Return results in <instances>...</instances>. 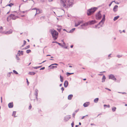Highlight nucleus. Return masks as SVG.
I'll return each mask as SVG.
<instances>
[{"instance_id": "nucleus-1", "label": "nucleus", "mask_w": 127, "mask_h": 127, "mask_svg": "<svg viewBox=\"0 0 127 127\" xmlns=\"http://www.w3.org/2000/svg\"><path fill=\"white\" fill-rule=\"evenodd\" d=\"M62 6L65 8L72 6L73 4V0H60Z\"/></svg>"}, {"instance_id": "nucleus-2", "label": "nucleus", "mask_w": 127, "mask_h": 127, "mask_svg": "<svg viewBox=\"0 0 127 127\" xmlns=\"http://www.w3.org/2000/svg\"><path fill=\"white\" fill-rule=\"evenodd\" d=\"M49 32L51 34L54 40H55L57 39L59 34L54 29H52L50 30Z\"/></svg>"}, {"instance_id": "nucleus-3", "label": "nucleus", "mask_w": 127, "mask_h": 127, "mask_svg": "<svg viewBox=\"0 0 127 127\" xmlns=\"http://www.w3.org/2000/svg\"><path fill=\"white\" fill-rule=\"evenodd\" d=\"M105 20V15L104 14L102 20L97 25H95V28L96 29H99L100 28V27H98V25H100V27H102V25L104 23Z\"/></svg>"}, {"instance_id": "nucleus-4", "label": "nucleus", "mask_w": 127, "mask_h": 127, "mask_svg": "<svg viewBox=\"0 0 127 127\" xmlns=\"http://www.w3.org/2000/svg\"><path fill=\"white\" fill-rule=\"evenodd\" d=\"M97 9V7H94L88 9L87 14L88 15H90L94 13Z\"/></svg>"}, {"instance_id": "nucleus-5", "label": "nucleus", "mask_w": 127, "mask_h": 127, "mask_svg": "<svg viewBox=\"0 0 127 127\" xmlns=\"http://www.w3.org/2000/svg\"><path fill=\"white\" fill-rule=\"evenodd\" d=\"M9 17H10L11 19H12L13 20H15L17 18V17L13 14H11L7 18V20L8 21V18H9Z\"/></svg>"}, {"instance_id": "nucleus-6", "label": "nucleus", "mask_w": 127, "mask_h": 127, "mask_svg": "<svg viewBox=\"0 0 127 127\" xmlns=\"http://www.w3.org/2000/svg\"><path fill=\"white\" fill-rule=\"evenodd\" d=\"M100 11H99L96 15V18L97 19H99L101 18V15L100 13Z\"/></svg>"}, {"instance_id": "nucleus-7", "label": "nucleus", "mask_w": 127, "mask_h": 127, "mask_svg": "<svg viewBox=\"0 0 127 127\" xmlns=\"http://www.w3.org/2000/svg\"><path fill=\"white\" fill-rule=\"evenodd\" d=\"M88 22V24L91 25L95 24L97 22L95 20H92L91 21H89Z\"/></svg>"}, {"instance_id": "nucleus-8", "label": "nucleus", "mask_w": 127, "mask_h": 127, "mask_svg": "<svg viewBox=\"0 0 127 127\" xmlns=\"http://www.w3.org/2000/svg\"><path fill=\"white\" fill-rule=\"evenodd\" d=\"M36 12L35 15V16L36 15V14H40L42 13V10L41 9H36Z\"/></svg>"}, {"instance_id": "nucleus-9", "label": "nucleus", "mask_w": 127, "mask_h": 127, "mask_svg": "<svg viewBox=\"0 0 127 127\" xmlns=\"http://www.w3.org/2000/svg\"><path fill=\"white\" fill-rule=\"evenodd\" d=\"M83 23L82 21H78L77 23H75V27H77L79 25L81 24L82 23Z\"/></svg>"}, {"instance_id": "nucleus-10", "label": "nucleus", "mask_w": 127, "mask_h": 127, "mask_svg": "<svg viewBox=\"0 0 127 127\" xmlns=\"http://www.w3.org/2000/svg\"><path fill=\"white\" fill-rule=\"evenodd\" d=\"M12 32V30H10L8 31L5 32L4 33L6 34H9L11 33Z\"/></svg>"}, {"instance_id": "nucleus-11", "label": "nucleus", "mask_w": 127, "mask_h": 127, "mask_svg": "<svg viewBox=\"0 0 127 127\" xmlns=\"http://www.w3.org/2000/svg\"><path fill=\"white\" fill-rule=\"evenodd\" d=\"M68 85V82L67 81H65L64 84V86L66 88L67 86Z\"/></svg>"}, {"instance_id": "nucleus-12", "label": "nucleus", "mask_w": 127, "mask_h": 127, "mask_svg": "<svg viewBox=\"0 0 127 127\" xmlns=\"http://www.w3.org/2000/svg\"><path fill=\"white\" fill-rule=\"evenodd\" d=\"M69 116L70 117V116ZM71 117H68V116H66L64 118V120L65 121H67Z\"/></svg>"}, {"instance_id": "nucleus-13", "label": "nucleus", "mask_w": 127, "mask_h": 127, "mask_svg": "<svg viewBox=\"0 0 127 127\" xmlns=\"http://www.w3.org/2000/svg\"><path fill=\"white\" fill-rule=\"evenodd\" d=\"M8 106L9 108H12L13 107V104L12 102L8 104Z\"/></svg>"}, {"instance_id": "nucleus-14", "label": "nucleus", "mask_w": 127, "mask_h": 127, "mask_svg": "<svg viewBox=\"0 0 127 127\" xmlns=\"http://www.w3.org/2000/svg\"><path fill=\"white\" fill-rule=\"evenodd\" d=\"M118 6L117 5H115L114 7L113 10L114 11H117V8Z\"/></svg>"}, {"instance_id": "nucleus-15", "label": "nucleus", "mask_w": 127, "mask_h": 127, "mask_svg": "<svg viewBox=\"0 0 127 127\" xmlns=\"http://www.w3.org/2000/svg\"><path fill=\"white\" fill-rule=\"evenodd\" d=\"M50 67V69H54L55 68H57V66H54V65H52V64L49 66L48 67Z\"/></svg>"}, {"instance_id": "nucleus-16", "label": "nucleus", "mask_w": 127, "mask_h": 127, "mask_svg": "<svg viewBox=\"0 0 127 127\" xmlns=\"http://www.w3.org/2000/svg\"><path fill=\"white\" fill-rule=\"evenodd\" d=\"M112 80H113L115 81H116V79L115 77V76L113 75L112 74Z\"/></svg>"}, {"instance_id": "nucleus-17", "label": "nucleus", "mask_w": 127, "mask_h": 127, "mask_svg": "<svg viewBox=\"0 0 127 127\" xmlns=\"http://www.w3.org/2000/svg\"><path fill=\"white\" fill-rule=\"evenodd\" d=\"M73 96V95L72 94L69 95L68 97V99L69 100H71Z\"/></svg>"}, {"instance_id": "nucleus-18", "label": "nucleus", "mask_w": 127, "mask_h": 127, "mask_svg": "<svg viewBox=\"0 0 127 127\" xmlns=\"http://www.w3.org/2000/svg\"><path fill=\"white\" fill-rule=\"evenodd\" d=\"M89 104V103L88 102H86L85 103L83 104V106L84 107H87L88 106Z\"/></svg>"}, {"instance_id": "nucleus-19", "label": "nucleus", "mask_w": 127, "mask_h": 127, "mask_svg": "<svg viewBox=\"0 0 127 127\" xmlns=\"http://www.w3.org/2000/svg\"><path fill=\"white\" fill-rule=\"evenodd\" d=\"M88 25V22L86 23H84L82 25H81V27H82L83 26H87Z\"/></svg>"}, {"instance_id": "nucleus-20", "label": "nucleus", "mask_w": 127, "mask_h": 127, "mask_svg": "<svg viewBox=\"0 0 127 127\" xmlns=\"http://www.w3.org/2000/svg\"><path fill=\"white\" fill-rule=\"evenodd\" d=\"M88 25V22L86 23H84L82 25H81V27H82L83 26H87Z\"/></svg>"}, {"instance_id": "nucleus-21", "label": "nucleus", "mask_w": 127, "mask_h": 127, "mask_svg": "<svg viewBox=\"0 0 127 127\" xmlns=\"http://www.w3.org/2000/svg\"><path fill=\"white\" fill-rule=\"evenodd\" d=\"M105 76L104 75H103L102 79V82H104L105 81Z\"/></svg>"}, {"instance_id": "nucleus-22", "label": "nucleus", "mask_w": 127, "mask_h": 127, "mask_svg": "<svg viewBox=\"0 0 127 127\" xmlns=\"http://www.w3.org/2000/svg\"><path fill=\"white\" fill-rule=\"evenodd\" d=\"M99 100V98H95L94 99V101L95 103H97L98 102V101Z\"/></svg>"}, {"instance_id": "nucleus-23", "label": "nucleus", "mask_w": 127, "mask_h": 127, "mask_svg": "<svg viewBox=\"0 0 127 127\" xmlns=\"http://www.w3.org/2000/svg\"><path fill=\"white\" fill-rule=\"evenodd\" d=\"M21 54L22 55H23V51H21L20 52V53H17L18 55L20 56V54Z\"/></svg>"}, {"instance_id": "nucleus-24", "label": "nucleus", "mask_w": 127, "mask_h": 127, "mask_svg": "<svg viewBox=\"0 0 127 127\" xmlns=\"http://www.w3.org/2000/svg\"><path fill=\"white\" fill-rule=\"evenodd\" d=\"M104 109H105V108L106 107H108L109 108H110V105H106L105 104L104 105Z\"/></svg>"}, {"instance_id": "nucleus-25", "label": "nucleus", "mask_w": 127, "mask_h": 127, "mask_svg": "<svg viewBox=\"0 0 127 127\" xmlns=\"http://www.w3.org/2000/svg\"><path fill=\"white\" fill-rule=\"evenodd\" d=\"M35 73L34 72H30L29 73V74L31 75H34L35 74Z\"/></svg>"}, {"instance_id": "nucleus-26", "label": "nucleus", "mask_w": 127, "mask_h": 127, "mask_svg": "<svg viewBox=\"0 0 127 127\" xmlns=\"http://www.w3.org/2000/svg\"><path fill=\"white\" fill-rule=\"evenodd\" d=\"M119 17L120 16H117L115 17L114 19V21H116V20L117 19H118V18H119Z\"/></svg>"}, {"instance_id": "nucleus-27", "label": "nucleus", "mask_w": 127, "mask_h": 127, "mask_svg": "<svg viewBox=\"0 0 127 127\" xmlns=\"http://www.w3.org/2000/svg\"><path fill=\"white\" fill-rule=\"evenodd\" d=\"M60 81L61 82H63V77H62V76L60 75Z\"/></svg>"}, {"instance_id": "nucleus-28", "label": "nucleus", "mask_w": 127, "mask_h": 127, "mask_svg": "<svg viewBox=\"0 0 127 127\" xmlns=\"http://www.w3.org/2000/svg\"><path fill=\"white\" fill-rule=\"evenodd\" d=\"M75 30V28H73L69 32L72 33Z\"/></svg>"}, {"instance_id": "nucleus-29", "label": "nucleus", "mask_w": 127, "mask_h": 127, "mask_svg": "<svg viewBox=\"0 0 127 127\" xmlns=\"http://www.w3.org/2000/svg\"><path fill=\"white\" fill-rule=\"evenodd\" d=\"M16 113V112L15 111H14L13 112L12 114V116H14V117H16V116H15Z\"/></svg>"}, {"instance_id": "nucleus-30", "label": "nucleus", "mask_w": 127, "mask_h": 127, "mask_svg": "<svg viewBox=\"0 0 127 127\" xmlns=\"http://www.w3.org/2000/svg\"><path fill=\"white\" fill-rule=\"evenodd\" d=\"M116 109V107H112V109L113 111L114 112L115 111Z\"/></svg>"}, {"instance_id": "nucleus-31", "label": "nucleus", "mask_w": 127, "mask_h": 127, "mask_svg": "<svg viewBox=\"0 0 127 127\" xmlns=\"http://www.w3.org/2000/svg\"><path fill=\"white\" fill-rule=\"evenodd\" d=\"M73 74V73H69V72H67L66 73V75L67 76H69L70 75Z\"/></svg>"}, {"instance_id": "nucleus-32", "label": "nucleus", "mask_w": 127, "mask_h": 127, "mask_svg": "<svg viewBox=\"0 0 127 127\" xmlns=\"http://www.w3.org/2000/svg\"><path fill=\"white\" fill-rule=\"evenodd\" d=\"M30 46L29 45H28L26 47L23 49H28L30 48Z\"/></svg>"}, {"instance_id": "nucleus-33", "label": "nucleus", "mask_w": 127, "mask_h": 127, "mask_svg": "<svg viewBox=\"0 0 127 127\" xmlns=\"http://www.w3.org/2000/svg\"><path fill=\"white\" fill-rule=\"evenodd\" d=\"M35 95L36 97V99L37 100H38V98H37V96H38V94L37 93H35Z\"/></svg>"}, {"instance_id": "nucleus-34", "label": "nucleus", "mask_w": 127, "mask_h": 127, "mask_svg": "<svg viewBox=\"0 0 127 127\" xmlns=\"http://www.w3.org/2000/svg\"><path fill=\"white\" fill-rule=\"evenodd\" d=\"M13 5V4H12V3H10L9 4H8V5H6V6H10V7H11V6H12V5Z\"/></svg>"}, {"instance_id": "nucleus-35", "label": "nucleus", "mask_w": 127, "mask_h": 127, "mask_svg": "<svg viewBox=\"0 0 127 127\" xmlns=\"http://www.w3.org/2000/svg\"><path fill=\"white\" fill-rule=\"evenodd\" d=\"M41 66H38V67H33V68L35 69H37L38 68H40Z\"/></svg>"}, {"instance_id": "nucleus-36", "label": "nucleus", "mask_w": 127, "mask_h": 127, "mask_svg": "<svg viewBox=\"0 0 127 127\" xmlns=\"http://www.w3.org/2000/svg\"><path fill=\"white\" fill-rule=\"evenodd\" d=\"M31 52V50H26V53H29Z\"/></svg>"}, {"instance_id": "nucleus-37", "label": "nucleus", "mask_w": 127, "mask_h": 127, "mask_svg": "<svg viewBox=\"0 0 127 127\" xmlns=\"http://www.w3.org/2000/svg\"><path fill=\"white\" fill-rule=\"evenodd\" d=\"M13 72L16 74H18V73L15 70H14L13 71Z\"/></svg>"}, {"instance_id": "nucleus-38", "label": "nucleus", "mask_w": 127, "mask_h": 127, "mask_svg": "<svg viewBox=\"0 0 127 127\" xmlns=\"http://www.w3.org/2000/svg\"><path fill=\"white\" fill-rule=\"evenodd\" d=\"M122 55H118L117 56L118 58H120L121 57H122Z\"/></svg>"}, {"instance_id": "nucleus-39", "label": "nucleus", "mask_w": 127, "mask_h": 127, "mask_svg": "<svg viewBox=\"0 0 127 127\" xmlns=\"http://www.w3.org/2000/svg\"><path fill=\"white\" fill-rule=\"evenodd\" d=\"M16 58L17 60H19L20 59L19 57H18L17 55H16Z\"/></svg>"}, {"instance_id": "nucleus-40", "label": "nucleus", "mask_w": 127, "mask_h": 127, "mask_svg": "<svg viewBox=\"0 0 127 127\" xmlns=\"http://www.w3.org/2000/svg\"><path fill=\"white\" fill-rule=\"evenodd\" d=\"M58 44L60 46H61L62 47H63V45H62L61 43H59V42H58Z\"/></svg>"}, {"instance_id": "nucleus-41", "label": "nucleus", "mask_w": 127, "mask_h": 127, "mask_svg": "<svg viewBox=\"0 0 127 127\" xmlns=\"http://www.w3.org/2000/svg\"><path fill=\"white\" fill-rule=\"evenodd\" d=\"M115 2V3L117 4H119V3L117 2V1H116V2H115V1H112V2Z\"/></svg>"}, {"instance_id": "nucleus-42", "label": "nucleus", "mask_w": 127, "mask_h": 127, "mask_svg": "<svg viewBox=\"0 0 127 127\" xmlns=\"http://www.w3.org/2000/svg\"><path fill=\"white\" fill-rule=\"evenodd\" d=\"M35 93H37L38 92V90L37 89H35Z\"/></svg>"}, {"instance_id": "nucleus-43", "label": "nucleus", "mask_w": 127, "mask_h": 127, "mask_svg": "<svg viewBox=\"0 0 127 127\" xmlns=\"http://www.w3.org/2000/svg\"><path fill=\"white\" fill-rule=\"evenodd\" d=\"M45 67H43L42 68H41L40 69V70H44L45 69Z\"/></svg>"}, {"instance_id": "nucleus-44", "label": "nucleus", "mask_w": 127, "mask_h": 127, "mask_svg": "<svg viewBox=\"0 0 127 127\" xmlns=\"http://www.w3.org/2000/svg\"><path fill=\"white\" fill-rule=\"evenodd\" d=\"M61 90H62V93H63V91L64 90V88L63 87H62V88H61Z\"/></svg>"}, {"instance_id": "nucleus-45", "label": "nucleus", "mask_w": 127, "mask_h": 127, "mask_svg": "<svg viewBox=\"0 0 127 127\" xmlns=\"http://www.w3.org/2000/svg\"><path fill=\"white\" fill-rule=\"evenodd\" d=\"M26 41H25V40H24V43H23L24 45H25L26 44Z\"/></svg>"}, {"instance_id": "nucleus-46", "label": "nucleus", "mask_w": 127, "mask_h": 127, "mask_svg": "<svg viewBox=\"0 0 127 127\" xmlns=\"http://www.w3.org/2000/svg\"><path fill=\"white\" fill-rule=\"evenodd\" d=\"M88 116V115H87L85 116H83L82 117V118H81V119H84V117L86 116Z\"/></svg>"}, {"instance_id": "nucleus-47", "label": "nucleus", "mask_w": 127, "mask_h": 127, "mask_svg": "<svg viewBox=\"0 0 127 127\" xmlns=\"http://www.w3.org/2000/svg\"><path fill=\"white\" fill-rule=\"evenodd\" d=\"M75 113H74L73 114V117L74 118L75 116Z\"/></svg>"}, {"instance_id": "nucleus-48", "label": "nucleus", "mask_w": 127, "mask_h": 127, "mask_svg": "<svg viewBox=\"0 0 127 127\" xmlns=\"http://www.w3.org/2000/svg\"><path fill=\"white\" fill-rule=\"evenodd\" d=\"M74 125L73 122L71 124V125L72 126V127H73V126Z\"/></svg>"}, {"instance_id": "nucleus-49", "label": "nucleus", "mask_w": 127, "mask_h": 127, "mask_svg": "<svg viewBox=\"0 0 127 127\" xmlns=\"http://www.w3.org/2000/svg\"><path fill=\"white\" fill-rule=\"evenodd\" d=\"M58 42H57V41H53L52 42V43H57V44H58Z\"/></svg>"}, {"instance_id": "nucleus-50", "label": "nucleus", "mask_w": 127, "mask_h": 127, "mask_svg": "<svg viewBox=\"0 0 127 127\" xmlns=\"http://www.w3.org/2000/svg\"><path fill=\"white\" fill-rule=\"evenodd\" d=\"M79 110V109H78L77 110H75V113H76Z\"/></svg>"}, {"instance_id": "nucleus-51", "label": "nucleus", "mask_w": 127, "mask_h": 127, "mask_svg": "<svg viewBox=\"0 0 127 127\" xmlns=\"http://www.w3.org/2000/svg\"><path fill=\"white\" fill-rule=\"evenodd\" d=\"M52 65H58V64H52Z\"/></svg>"}, {"instance_id": "nucleus-52", "label": "nucleus", "mask_w": 127, "mask_h": 127, "mask_svg": "<svg viewBox=\"0 0 127 127\" xmlns=\"http://www.w3.org/2000/svg\"><path fill=\"white\" fill-rule=\"evenodd\" d=\"M105 89H107V90H109V91H111V90L110 89H108V88H105Z\"/></svg>"}, {"instance_id": "nucleus-53", "label": "nucleus", "mask_w": 127, "mask_h": 127, "mask_svg": "<svg viewBox=\"0 0 127 127\" xmlns=\"http://www.w3.org/2000/svg\"><path fill=\"white\" fill-rule=\"evenodd\" d=\"M32 107L31 105L30 106H29V109H31Z\"/></svg>"}, {"instance_id": "nucleus-54", "label": "nucleus", "mask_w": 127, "mask_h": 127, "mask_svg": "<svg viewBox=\"0 0 127 127\" xmlns=\"http://www.w3.org/2000/svg\"><path fill=\"white\" fill-rule=\"evenodd\" d=\"M2 29V27H1L0 28V31H1Z\"/></svg>"}, {"instance_id": "nucleus-55", "label": "nucleus", "mask_w": 127, "mask_h": 127, "mask_svg": "<svg viewBox=\"0 0 127 127\" xmlns=\"http://www.w3.org/2000/svg\"><path fill=\"white\" fill-rule=\"evenodd\" d=\"M46 60H45V61H43V62H42L41 63H39V64H41L42 63H44V62H46Z\"/></svg>"}, {"instance_id": "nucleus-56", "label": "nucleus", "mask_w": 127, "mask_h": 127, "mask_svg": "<svg viewBox=\"0 0 127 127\" xmlns=\"http://www.w3.org/2000/svg\"><path fill=\"white\" fill-rule=\"evenodd\" d=\"M57 30L59 32H60L61 31V29H57Z\"/></svg>"}, {"instance_id": "nucleus-57", "label": "nucleus", "mask_w": 127, "mask_h": 127, "mask_svg": "<svg viewBox=\"0 0 127 127\" xmlns=\"http://www.w3.org/2000/svg\"><path fill=\"white\" fill-rule=\"evenodd\" d=\"M27 82L28 85H29V82H28V80H27Z\"/></svg>"}, {"instance_id": "nucleus-58", "label": "nucleus", "mask_w": 127, "mask_h": 127, "mask_svg": "<svg viewBox=\"0 0 127 127\" xmlns=\"http://www.w3.org/2000/svg\"><path fill=\"white\" fill-rule=\"evenodd\" d=\"M109 79H111V75H110L109 76Z\"/></svg>"}, {"instance_id": "nucleus-59", "label": "nucleus", "mask_w": 127, "mask_h": 127, "mask_svg": "<svg viewBox=\"0 0 127 127\" xmlns=\"http://www.w3.org/2000/svg\"><path fill=\"white\" fill-rule=\"evenodd\" d=\"M36 9H37L36 8H35L32 9V10H36Z\"/></svg>"}, {"instance_id": "nucleus-60", "label": "nucleus", "mask_w": 127, "mask_h": 127, "mask_svg": "<svg viewBox=\"0 0 127 127\" xmlns=\"http://www.w3.org/2000/svg\"><path fill=\"white\" fill-rule=\"evenodd\" d=\"M120 93H121L119 92ZM121 93H122L123 94H126V93L125 92H122Z\"/></svg>"}, {"instance_id": "nucleus-61", "label": "nucleus", "mask_w": 127, "mask_h": 127, "mask_svg": "<svg viewBox=\"0 0 127 127\" xmlns=\"http://www.w3.org/2000/svg\"><path fill=\"white\" fill-rule=\"evenodd\" d=\"M119 32H120V33H121L122 32V31L121 30H119Z\"/></svg>"}, {"instance_id": "nucleus-62", "label": "nucleus", "mask_w": 127, "mask_h": 127, "mask_svg": "<svg viewBox=\"0 0 127 127\" xmlns=\"http://www.w3.org/2000/svg\"><path fill=\"white\" fill-rule=\"evenodd\" d=\"M1 103L2 102V97H1Z\"/></svg>"}, {"instance_id": "nucleus-63", "label": "nucleus", "mask_w": 127, "mask_h": 127, "mask_svg": "<svg viewBox=\"0 0 127 127\" xmlns=\"http://www.w3.org/2000/svg\"><path fill=\"white\" fill-rule=\"evenodd\" d=\"M73 47V45H71L70 46V47L71 48H72Z\"/></svg>"}, {"instance_id": "nucleus-64", "label": "nucleus", "mask_w": 127, "mask_h": 127, "mask_svg": "<svg viewBox=\"0 0 127 127\" xmlns=\"http://www.w3.org/2000/svg\"><path fill=\"white\" fill-rule=\"evenodd\" d=\"M62 84H60V87H61V86H62Z\"/></svg>"}]
</instances>
